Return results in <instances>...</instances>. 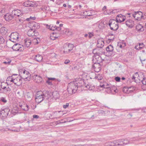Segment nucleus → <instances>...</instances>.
<instances>
[{
  "instance_id": "58",
  "label": "nucleus",
  "mask_w": 146,
  "mask_h": 146,
  "mask_svg": "<svg viewBox=\"0 0 146 146\" xmlns=\"http://www.w3.org/2000/svg\"><path fill=\"white\" fill-rule=\"evenodd\" d=\"M63 6L64 7H66V4H64L63 5Z\"/></svg>"
},
{
  "instance_id": "51",
  "label": "nucleus",
  "mask_w": 146,
  "mask_h": 146,
  "mask_svg": "<svg viewBox=\"0 0 146 146\" xmlns=\"http://www.w3.org/2000/svg\"><path fill=\"white\" fill-rule=\"evenodd\" d=\"M70 61L68 60H65L64 62V63L65 64H67L69 63Z\"/></svg>"
},
{
  "instance_id": "31",
  "label": "nucleus",
  "mask_w": 146,
  "mask_h": 146,
  "mask_svg": "<svg viewBox=\"0 0 146 146\" xmlns=\"http://www.w3.org/2000/svg\"><path fill=\"white\" fill-rule=\"evenodd\" d=\"M27 34L29 36L35 35L34 31L32 29L29 30L27 32Z\"/></svg>"
},
{
  "instance_id": "41",
  "label": "nucleus",
  "mask_w": 146,
  "mask_h": 146,
  "mask_svg": "<svg viewBox=\"0 0 146 146\" xmlns=\"http://www.w3.org/2000/svg\"><path fill=\"white\" fill-rule=\"evenodd\" d=\"M36 18V17L35 16L32 17H30L29 18H27L26 19V20L28 21H30V20H35Z\"/></svg>"
},
{
  "instance_id": "48",
  "label": "nucleus",
  "mask_w": 146,
  "mask_h": 146,
  "mask_svg": "<svg viewBox=\"0 0 146 146\" xmlns=\"http://www.w3.org/2000/svg\"><path fill=\"white\" fill-rule=\"evenodd\" d=\"M46 82L47 84L49 85H52V82L48 79V80H46Z\"/></svg>"
},
{
  "instance_id": "8",
  "label": "nucleus",
  "mask_w": 146,
  "mask_h": 146,
  "mask_svg": "<svg viewBox=\"0 0 146 146\" xmlns=\"http://www.w3.org/2000/svg\"><path fill=\"white\" fill-rule=\"evenodd\" d=\"M24 46L27 48H29L32 44V41L29 37L25 38L23 40Z\"/></svg>"
},
{
  "instance_id": "6",
  "label": "nucleus",
  "mask_w": 146,
  "mask_h": 146,
  "mask_svg": "<svg viewBox=\"0 0 146 146\" xmlns=\"http://www.w3.org/2000/svg\"><path fill=\"white\" fill-rule=\"evenodd\" d=\"M12 49L15 51L22 52L24 50V46L20 44H16L12 46Z\"/></svg>"
},
{
  "instance_id": "18",
  "label": "nucleus",
  "mask_w": 146,
  "mask_h": 146,
  "mask_svg": "<svg viewBox=\"0 0 146 146\" xmlns=\"http://www.w3.org/2000/svg\"><path fill=\"white\" fill-rule=\"evenodd\" d=\"M19 106L23 110L25 111H27L29 110V106L25 103H23L22 104H20Z\"/></svg>"
},
{
  "instance_id": "60",
  "label": "nucleus",
  "mask_w": 146,
  "mask_h": 146,
  "mask_svg": "<svg viewBox=\"0 0 146 146\" xmlns=\"http://www.w3.org/2000/svg\"><path fill=\"white\" fill-rule=\"evenodd\" d=\"M68 8H70L71 7V6L70 5H69L68 6Z\"/></svg>"
},
{
  "instance_id": "11",
  "label": "nucleus",
  "mask_w": 146,
  "mask_h": 146,
  "mask_svg": "<svg viewBox=\"0 0 146 146\" xmlns=\"http://www.w3.org/2000/svg\"><path fill=\"white\" fill-rule=\"evenodd\" d=\"M93 68L96 72H99L101 68V65L98 62H95L93 66Z\"/></svg>"
},
{
  "instance_id": "5",
  "label": "nucleus",
  "mask_w": 146,
  "mask_h": 146,
  "mask_svg": "<svg viewBox=\"0 0 146 146\" xmlns=\"http://www.w3.org/2000/svg\"><path fill=\"white\" fill-rule=\"evenodd\" d=\"M109 25L112 30L115 31L118 28V22L115 20L111 19L109 21Z\"/></svg>"
},
{
  "instance_id": "49",
  "label": "nucleus",
  "mask_w": 146,
  "mask_h": 146,
  "mask_svg": "<svg viewBox=\"0 0 146 146\" xmlns=\"http://www.w3.org/2000/svg\"><path fill=\"white\" fill-rule=\"evenodd\" d=\"M115 79L117 82H119L120 81V78L119 77H116L115 78Z\"/></svg>"
},
{
  "instance_id": "62",
  "label": "nucleus",
  "mask_w": 146,
  "mask_h": 146,
  "mask_svg": "<svg viewBox=\"0 0 146 146\" xmlns=\"http://www.w3.org/2000/svg\"><path fill=\"white\" fill-rule=\"evenodd\" d=\"M122 80H124L125 79V78L124 77H123L122 78Z\"/></svg>"
},
{
  "instance_id": "25",
  "label": "nucleus",
  "mask_w": 146,
  "mask_h": 146,
  "mask_svg": "<svg viewBox=\"0 0 146 146\" xmlns=\"http://www.w3.org/2000/svg\"><path fill=\"white\" fill-rule=\"evenodd\" d=\"M43 100V95L42 94L39 96H37L35 99L37 103H39L41 102Z\"/></svg>"
},
{
  "instance_id": "52",
  "label": "nucleus",
  "mask_w": 146,
  "mask_h": 146,
  "mask_svg": "<svg viewBox=\"0 0 146 146\" xmlns=\"http://www.w3.org/2000/svg\"><path fill=\"white\" fill-rule=\"evenodd\" d=\"M33 117L34 118H39V116L36 115H33Z\"/></svg>"
},
{
  "instance_id": "39",
  "label": "nucleus",
  "mask_w": 146,
  "mask_h": 146,
  "mask_svg": "<svg viewBox=\"0 0 146 146\" xmlns=\"http://www.w3.org/2000/svg\"><path fill=\"white\" fill-rule=\"evenodd\" d=\"M35 22L34 21H32L31 22H30L28 24V26L31 29L32 28L33 29L34 26V23Z\"/></svg>"
},
{
  "instance_id": "27",
  "label": "nucleus",
  "mask_w": 146,
  "mask_h": 146,
  "mask_svg": "<svg viewBox=\"0 0 146 146\" xmlns=\"http://www.w3.org/2000/svg\"><path fill=\"white\" fill-rule=\"evenodd\" d=\"M58 35L56 33H53L50 35V38L52 40H54L58 38Z\"/></svg>"
},
{
  "instance_id": "24",
  "label": "nucleus",
  "mask_w": 146,
  "mask_h": 146,
  "mask_svg": "<svg viewBox=\"0 0 146 146\" xmlns=\"http://www.w3.org/2000/svg\"><path fill=\"white\" fill-rule=\"evenodd\" d=\"M144 46V45L143 43H139L135 46V48L137 50L142 49Z\"/></svg>"
},
{
  "instance_id": "15",
  "label": "nucleus",
  "mask_w": 146,
  "mask_h": 146,
  "mask_svg": "<svg viewBox=\"0 0 146 146\" xmlns=\"http://www.w3.org/2000/svg\"><path fill=\"white\" fill-rule=\"evenodd\" d=\"M134 90L133 87H124L123 89V91L125 93H129L133 92Z\"/></svg>"
},
{
  "instance_id": "29",
  "label": "nucleus",
  "mask_w": 146,
  "mask_h": 146,
  "mask_svg": "<svg viewBox=\"0 0 146 146\" xmlns=\"http://www.w3.org/2000/svg\"><path fill=\"white\" fill-rule=\"evenodd\" d=\"M111 90L110 91V93H112L113 94L114 93H116L117 92V90L116 88L114 86H111Z\"/></svg>"
},
{
  "instance_id": "4",
  "label": "nucleus",
  "mask_w": 146,
  "mask_h": 146,
  "mask_svg": "<svg viewBox=\"0 0 146 146\" xmlns=\"http://www.w3.org/2000/svg\"><path fill=\"white\" fill-rule=\"evenodd\" d=\"M133 16L135 20L138 21L145 19V18L142 12L140 11L134 12L133 14Z\"/></svg>"
},
{
  "instance_id": "43",
  "label": "nucleus",
  "mask_w": 146,
  "mask_h": 146,
  "mask_svg": "<svg viewBox=\"0 0 146 146\" xmlns=\"http://www.w3.org/2000/svg\"><path fill=\"white\" fill-rule=\"evenodd\" d=\"M6 85V83L4 82L1 83V88L3 89H5L6 87L5 86Z\"/></svg>"
},
{
  "instance_id": "56",
  "label": "nucleus",
  "mask_w": 146,
  "mask_h": 146,
  "mask_svg": "<svg viewBox=\"0 0 146 146\" xmlns=\"http://www.w3.org/2000/svg\"><path fill=\"white\" fill-rule=\"evenodd\" d=\"M59 23H60L59 21H57V22H56V24H59Z\"/></svg>"
},
{
  "instance_id": "34",
  "label": "nucleus",
  "mask_w": 146,
  "mask_h": 146,
  "mask_svg": "<svg viewBox=\"0 0 146 146\" xmlns=\"http://www.w3.org/2000/svg\"><path fill=\"white\" fill-rule=\"evenodd\" d=\"M27 1H25L23 3V5L25 7H30V1H29V0H27Z\"/></svg>"
},
{
  "instance_id": "23",
  "label": "nucleus",
  "mask_w": 146,
  "mask_h": 146,
  "mask_svg": "<svg viewBox=\"0 0 146 146\" xmlns=\"http://www.w3.org/2000/svg\"><path fill=\"white\" fill-rule=\"evenodd\" d=\"M109 85L107 83H105L104 84L101 85V87H103L104 88H106V91L108 93H110V91L111 90V87H107L108 86H109Z\"/></svg>"
},
{
  "instance_id": "50",
  "label": "nucleus",
  "mask_w": 146,
  "mask_h": 146,
  "mask_svg": "<svg viewBox=\"0 0 146 146\" xmlns=\"http://www.w3.org/2000/svg\"><path fill=\"white\" fill-rule=\"evenodd\" d=\"M93 36V34H92V33H89L88 37L90 38L92 37V36Z\"/></svg>"
},
{
  "instance_id": "10",
  "label": "nucleus",
  "mask_w": 146,
  "mask_h": 146,
  "mask_svg": "<svg viewBox=\"0 0 146 146\" xmlns=\"http://www.w3.org/2000/svg\"><path fill=\"white\" fill-rule=\"evenodd\" d=\"M9 111V109L7 108L1 110L0 111V116L2 117H6L8 115Z\"/></svg>"
},
{
  "instance_id": "63",
  "label": "nucleus",
  "mask_w": 146,
  "mask_h": 146,
  "mask_svg": "<svg viewBox=\"0 0 146 146\" xmlns=\"http://www.w3.org/2000/svg\"><path fill=\"white\" fill-rule=\"evenodd\" d=\"M94 12V11H89V12H90V13H91V12Z\"/></svg>"
},
{
  "instance_id": "36",
  "label": "nucleus",
  "mask_w": 146,
  "mask_h": 146,
  "mask_svg": "<svg viewBox=\"0 0 146 146\" xmlns=\"http://www.w3.org/2000/svg\"><path fill=\"white\" fill-rule=\"evenodd\" d=\"M113 13L112 10L110 9H106V11H105L104 12V13L105 15H110Z\"/></svg>"
},
{
  "instance_id": "30",
  "label": "nucleus",
  "mask_w": 146,
  "mask_h": 146,
  "mask_svg": "<svg viewBox=\"0 0 146 146\" xmlns=\"http://www.w3.org/2000/svg\"><path fill=\"white\" fill-rule=\"evenodd\" d=\"M42 56L39 54H38L36 55L35 59L37 61L40 62L42 60Z\"/></svg>"
},
{
  "instance_id": "47",
  "label": "nucleus",
  "mask_w": 146,
  "mask_h": 146,
  "mask_svg": "<svg viewBox=\"0 0 146 146\" xmlns=\"http://www.w3.org/2000/svg\"><path fill=\"white\" fill-rule=\"evenodd\" d=\"M47 28L51 30H54V29L52 28V25H47Z\"/></svg>"
},
{
  "instance_id": "22",
  "label": "nucleus",
  "mask_w": 146,
  "mask_h": 146,
  "mask_svg": "<svg viewBox=\"0 0 146 146\" xmlns=\"http://www.w3.org/2000/svg\"><path fill=\"white\" fill-rule=\"evenodd\" d=\"M73 45L72 44H69L68 46L65 49L64 52L66 53H68L70 51L72 50L73 48Z\"/></svg>"
},
{
  "instance_id": "42",
  "label": "nucleus",
  "mask_w": 146,
  "mask_h": 146,
  "mask_svg": "<svg viewBox=\"0 0 146 146\" xmlns=\"http://www.w3.org/2000/svg\"><path fill=\"white\" fill-rule=\"evenodd\" d=\"M5 40L4 38L1 36H0V44H3L4 43Z\"/></svg>"
},
{
  "instance_id": "1",
  "label": "nucleus",
  "mask_w": 146,
  "mask_h": 146,
  "mask_svg": "<svg viewBox=\"0 0 146 146\" xmlns=\"http://www.w3.org/2000/svg\"><path fill=\"white\" fill-rule=\"evenodd\" d=\"M22 83V80L21 77L16 74L8 77L6 80V83L8 85H11L14 83L16 85L20 86Z\"/></svg>"
},
{
  "instance_id": "13",
  "label": "nucleus",
  "mask_w": 146,
  "mask_h": 146,
  "mask_svg": "<svg viewBox=\"0 0 146 146\" xmlns=\"http://www.w3.org/2000/svg\"><path fill=\"white\" fill-rule=\"evenodd\" d=\"M12 14L13 16L14 15L17 17L21 16L23 14L22 11L19 9L13 10L12 11Z\"/></svg>"
},
{
  "instance_id": "17",
  "label": "nucleus",
  "mask_w": 146,
  "mask_h": 146,
  "mask_svg": "<svg viewBox=\"0 0 146 146\" xmlns=\"http://www.w3.org/2000/svg\"><path fill=\"white\" fill-rule=\"evenodd\" d=\"M136 30L139 32H142L144 31V28L142 25L138 24L136 26Z\"/></svg>"
},
{
  "instance_id": "61",
  "label": "nucleus",
  "mask_w": 146,
  "mask_h": 146,
  "mask_svg": "<svg viewBox=\"0 0 146 146\" xmlns=\"http://www.w3.org/2000/svg\"><path fill=\"white\" fill-rule=\"evenodd\" d=\"M88 36V35L87 34H85L84 35L85 37H87Z\"/></svg>"
},
{
  "instance_id": "38",
  "label": "nucleus",
  "mask_w": 146,
  "mask_h": 146,
  "mask_svg": "<svg viewBox=\"0 0 146 146\" xmlns=\"http://www.w3.org/2000/svg\"><path fill=\"white\" fill-rule=\"evenodd\" d=\"M34 25V27L33 29H39L40 27V26L39 24L35 22Z\"/></svg>"
},
{
  "instance_id": "35",
  "label": "nucleus",
  "mask_w": 146,
  "mask_h": 146,
  "mask_svg": "<svg viewBox=\"0 0 146 146\" xmlns=\"http://www.w3.org/2000/svg\"><path fill=\"white\" fill-rule=\"evenodd\" d=\"M40 40L39 38H35L33 39L32 42V44L35 45L38 44Z\"/></svg>"
},
{
  "instance_id": "7",
  "label": "nucleus",
  "mask_w": 146,
  "mask_h": 146,
  "mask_svg": "<svg viewBox=\"0 0 146 146\" xmlns=\"http://www.w3.org/2000/svg\"><path fill=\"white\" fill-rule=\"evenodd\" d=\"M143 77V73H136L133 75V79H134L136 82H138L139 81H142Z\"/></svg>"
},
{
  "instance_id": "14",
  "label": "nucleus",
  "mask_w": 146,
  "mask_h": 146,
  "mask_svg": "<svg viewBox=\"0 0 146 146\" xmlns=\"http://www.w3.org/2000/svg\"><path fill=\"white\" fill-rule=\"evenodd\" d=\"M126 18L125 16L121 14L117 15L116 17V21L117 22L121 23L124 21Z\"/></svg>"
},
{
  "instance_id": "37",
  "label": "nucleus",
  "mask_w": 146,
  "mask_h": 146,
  "mask_svg": "<svg viewBox=\"0 0 146 146\" xmlns=\"http://www.w3.org/2000/svg\"><path fill=\"white\" fill-rule=\"evenodd\" d=\"M100 57L98 56L94 55L93 57V62H95L96 61H98L99 60Z\"/></svg>"
},
{
  "instance_id": "19",
  "label": "nucleus",
  "mask_w": 146,
  "mask_h": 146,
  "mask_svg": "<svg viewBox=\"0 0 146 146\" xmlns=\"http://www.w3.org/2000/svg\"><path fill=\"white\" fill-rule=\"evenodd\" d=\"M13 18V15L10 14L9 13H7L4 16V18L5 20L7 21H9L11 20Z\"/></svg>"
},
{
  "instance_id": "54",
  "label": "nucleus",
  "mask_w": 146,
  "mask_h": 146,
  "mask_svg": "<svg viewBox=\"0 0 146 146\" xmlns=\"http://www.w3.org/2000/svg\"><path fill=\"white\" fill-rule=\"evenodd\" d=\"M48 79L50 80H55V78H48Z\"/></svg>"
},
{
  "instance_id": "2",
  "label": "nucleus",
  "mask_w": 146,
  "mask_h": 146,
  "mask_svg": "<svg viewBox=\"0 0 146 146\" xmlns=\"http://www.w3.org/2000/svg\"><path fill=\"white\" fill-rule=\"evenodd\" d=\"M20 77L25 81H30L31 79L30 73L24 69H20L19 70Z\"/></svg>"
},
{
  "instance_id": "20",
  "label": "nucleus",
  "mask_w": 146,
  "mask_h": 146,
  "mask_svg": "<svg viewBox=\"0 0 146 146\" xmlns=\"http://www.w3.org/2000/svg\"><path fill=\"white\" fill-rule=\"evenodd\" d=\"M7 29L4 27H2L0 29V33L3 36L6 35L7 33Z\"/></svg>"
},
{
  "instance_id": "59",
  "label": "nucleus",
  "mask_w": 146,
  "mask_h": 146,
  "mask_svg": "<svg viewBox=\"0 0 146 146\" xmlns=\"http://www.w3.org/2000/svg\"><path fill=\"white\" fill-rule=\"evenodd\" d=\"M60 27H62L63 26V24H61L60 25Z\"/></svg>"
},
{
  "instance_id": "55",
  "label": "nucleus",
  "mask_w": 146,
  "mask_h": 146,
  "mask_svg": "<svg viewBox=\"0 0 146 146\" xmlns=\"http://www.w3.org/2000/svg\"><path fill=\"white\" fill-rule=\"evenodd\" d=\"M92 15V13H88V14L87 15L89 16Z\"/></svg>"
},
{
  "instance_id": "28",
  "label": "nucleus",
  "mask_w": 146,
  "mask_h": 146,
  "mask_svg": "<svg viewBox=\"0 0 146 146\" xmlns=\"http://www.w3.org/2000/svg\"><path fill=\"white\" fill-rule=\"evenodd\" d=\"M19 108L17 107H15L13 108L11 111V113L13 115H15L18 113Z\"/></svg>"
},
{
  "instance_id": "32",
  "label": "nucleus",
  "mask_w": 146,
  "mask_h": 146,
  "mask_svg": "<svg viewBox=\"0 0 146 146\" xmlns=\"http://www.w3.org/2000/svg\"><path fill=\"white\" fill-rule=\"evenodd\" d=\"M38 3L37 2L35 1H30V7H36L38 6Z\"/></svg>"
},
{
  "instance_id": "16",
  "label": "nucleus",
  "mask_w": 146,
  "mask_h": 146,
  "mask_svg": "<svg viewBox=\"0 0 146 146\" xmlns=\"http://www.w3.org/2000/svg\"><path fill=\"white\" fill-rule=\"evenodd\" d=\"M126 25L129 28H132L134 26V21L131 20H128L126 22Z\"/></svg>"
},
{
  "instance_id": "46",
  "label": "nucleus",
  "mask_w": 146,
  "mask_h": 146,
  "mask_svg": "<svg viewBox=\"0 0 146 146\" xmlns=\"http://www.w3.org/2000/svg\"><path fill=\"white\" fill-rule=\"evenodd\" d=\"M69 106V104L68 103H66L65 104L63 105V107L64 109H66Z\"/></svg>"
},
{
  "instance_id": "12",
  "label": "nucleus",
  "mask_w": 146,
  "mask_h": 146,
  "mask_svg": "<svg viewBox=\"0 0 146 146\" xmlns=\"http://www.w3.org/2000/svg\"><path fill=\"white\" fill-rule=\"evenodd\" d=\"M33 79L35 82L37 83H41L43 81L41 77L36 75H35L33 76Z\"/></svg>"
},
{
  "instance_id": "33",
  "label": "nucleus",
  "mask_w": 146,
  "mask_h": 146,
  "mask_svg": "<svg viewBox=\"0 0 146 146\" xmlns=\"http://www.w3.org/2000/svg\"><path fill=\"white\" fill-rule=\"evenodd\" d=\"M125 45V43L122 41L118 43L117 45L118 46L121 48H124Z\"/></svg>"
},
{
  "instance_id": "9",
  "label": "nucleus",
  "mask_w": 146,
  "mask_h": 146,
  "mask_svg": "<svg viewBox=\"0 0 146 146\" xmlns=\"http://www.w3.org/2000/svg\"><path fill=\"white\" fill-rule=\"evenodd\" d=\"M19 35L17 33H13L10 35V40L13 42L17 41L19 38Z\"/></svg>"
},
{
  "instance_id": "45",
  "label": "nucleus",
  "mask_w": 146,
  "mask_h": 146,
  "mask_svg": "<svg viewBox=\"0 0 146 146\" xmlns=\"http://www.w3.org/2000/svg\"><path fill=\"white\" fill-rule=\"evenodd\" d=\"M0 100L5 103H6L7 102V100L6 99L3 97L1 98Z\"/></svg>"
},
{
  "instance_id": "40",
  "label": "nucleus",
  "mask_w": 146,
  "mask_h": 146,
  "mask_svg": "<svg viewBox=\"0 0 146 146\" xmlns=\"http://www.w3.org/2000/svg\"><path fill=\"white\" fill-rule=\"evenodd\" d=\"M7 61L3 62V63L5 64L9 65L11 62V60L9 59H7Z\"/></svg>"
},
{
  "instance_id": "26",
  "label": "nucleus",
  "mask_w": 146,
  "mask_h": 146,
  "mask_svg": "<svg viewBox=\"0 0 146 146\" xmlns=\"http://www.w3.org/2000/svg\"><path fill=\"white\" fill-rule=\"evenodd\" d=\"M104 42L102 39H99L98 40L97 46L98 47L102 48L104 45Z\"/></svg>"
},
{
  "instance_id": "3",
  "label": "nucleus",
  "mask_w": 146,
  "mask_h": 146,
  "mask_svg": "<svg viewBox=\"0 0 146 146\" xmlns=\"http://www.w3.org/2000/svg\"><path fill=\"white\" fill-rule=\"evenodd\" d=\"M78 88L77 83L76 81H73L69 84L67 90L70 94H72L76 92Z\"/></svg>"
},
{
  "instance_id": "21",
  "label": "nucleus",
  "mask_w": 146,
  "mask_h": 146,
  "mask_svg": "<svg viewBox=\"0 0 146 146\" xmlns=\"http://www.w3.org/2000/svg\"><path fill=\"white\" fill-rule=\"evenodd\" d=\"M113 50V46L111 45H110L108 46L106 48V50L108 53H110V56H111L112 54V52Z\"/></svg>"
},
{
  "instance_id": "44",
  "label": "nucleus",
  "mask_w": 146,
  "mask_h": 146,
  "mask_svg": "<svg viewBox=\"0 0 146 146\" xmlns=\"http://www.w3.org/2000/svg\"><path fill=\"white\" fill-rule=\"evenodd\" d=\"M142 82L143 84L145 85L142 86V87H143V86H146V78H143V79L142 80Z\"/></svg>"
},
{
  "instance_id": "53",
  "label": "nucleus",
  "mask_w": 146,
  "mask_h": 146,
  "mask_svg": "<svg viewBox=\"0 0 146 146\" xmlns=\"http://www.w3.org/2000/svg\"><path fill=\"white\" fill-rule=\"evenodd\" d=\"M106 6L104 7L103 8H102V10L103 11V13H104V12L105 11H106Z\"/></svg>"
},
{
  "instance_id": "57",
  "label": "nucleus",
  "mask_w": 146,
  "mask_h": 146,
  "mask_svg": "<svg viewBox=\"0 0 146 146\" xmlns=\"http://www.w3.org/2000/svg\"><path fill=\"white\" fill-rule=\"evenodd\" d=\"M7 88V91H10V88Z\"/></svg>"
}]
</instances>
